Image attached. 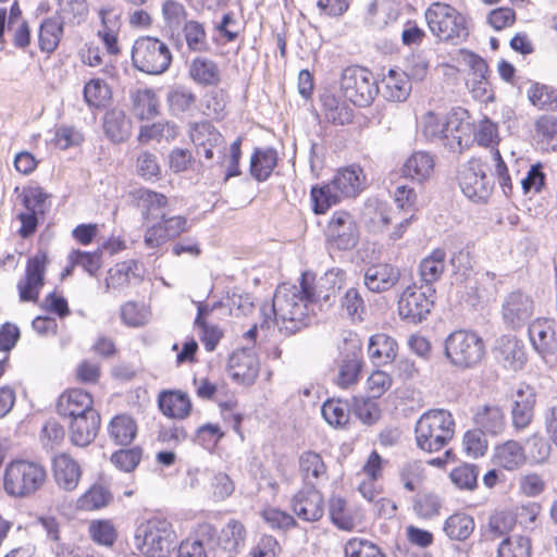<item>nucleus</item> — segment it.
I'll list each match as a JSON object with an SVG mask.
<instances>
[{
	"mask_svg": "<svg viewBox=\"0 0 557 557\" xmlns=\"http://www.w3.org/2000/svg\"><path fill=\"white\" fill-rule=\"evenodd\" d=\"M434 297L435 293L428 292L423 286L406 287L398 300L399 317L408 323H421L430 314Z\"/></svg>",
	"mask_w": 557,
	"mask_h": 557,
	"instance_id": "11",
	"label": "nucleus"
},
{
	"mask_svg": "<svg viewBox=\"0 0 557 557\" xmlns=\"http://www.w3.org/2000/svg\"><path fill=\"white\" fill-rule=\"evenodd\" d=\"M47 478L46 469L37 462L15 460L4 472V491L14 497H27L38 491Z\"/></svg>",
	"mask_w": 557,
	"mask_h": 557,
	"instance_id": "6",
	"label": "nucleus"
},
{
	"mask_svg": "<svg viewBox=\"0 0 557 557\" xmlns=\"http://www.w3.org/2000/svg\"><path fill=\"white\" fill-rule=\"evenodd\" d=\"M69 260L72 265H81L90 276H96L101 268V251L99 249L92 252L72 250Z\"/></svg>",
	"mask_w": 557,
	"mask_h": 557,
	"instance_id": "57",
	"label": "nucleus"
},
{
	"mask_svg": "<svg viewBox=\"0 0 557 557\" xmlns=\"http://www.w3.org/2000/svg\"><path fill=\"white\" fill-rule=\"evenodd\" d=\"M176 534L166 519L140 522L134 533L135 547L146 557H169L175 548Z\"/></svg>",
	"mask_w": 557,
	"mask_h": 557,
	"instance_id": "5",
	"label": "nucleus"
},
{
	"mask_svg": "<svg viewBox=\"0 0 557 557\" xmlns=\"http://www.w3.org/2000/svg\"><path fill=\"white\" fill-rule=\"evenodd\" d=\"M443 352L451 367L465 371L481 363L485 356V345L478 333L456 330L445 338Z\"/></svg>",
	"mask_w": 557,
	"mask_h": 557,
	"instance_id": "3",
	"label": "nucleus"
},
{
	"mask_svg": "<svg viewBox=\"0 0 557 557\" xmlns=\"http://www.w3.org/2000/svg\"><path fill=\"white\" fill-rule=\"evenodd\" d=\"M497 557H531V540L528 536L506 537L497 549Z\"/></svg>",
	"mask_w": 557,
	"mask_h": 557,
	"instance_id": "51",
	"label": "nucleus"
},
{
	"mask_svg": "<svg viewBox=\"0 0 557 557\" xmlns=\"http://www.w3.org/2000/svg\"><path fill=\"white\" fill-rule=\"evenodd\" d=\"M424 17L430 32L442 41L459 45L469 37L466 16L450 4L433 2Z\"/></svg>",
	"mask_w": 557,
	"mask_h": 557,
	"instance_id": "4",
	"label": "nucleus"
},
{
	"mask_svg": "<svg viewBox=\"0 0 557 557\" xmlns=\"http://www.w3.org/2000/svg\"><path fill=\"white\" fill-rule=\"evenodd\" d=\"M434 168V160L428 152H413L400 169L401 176L421 184L431 174Z\"/></svg>",
	"mask_w": 557,
	"mask_h": 557,
	"instance_id": "34",
	"label": "nucleus"
},
{
	"mask_svg": "<svg viewBox=\"0 0 557 557\" xmlns=\"http://www.w3.org/2000/svg\"><path fill=\"white\" fill-rule=\"evenodd\" d=\"M476 429L484 434L498 435L506 426L505 416L498 406H483L474 416Z\"/></svg>",
	"mask_w": 557,
	"mask_h": 557,
	"instance_id": "35",
	"label": "nucleus"
},
{
	"mask_svg": "<svg viewBox=\"0 0 557 557\" xmlns=\"http://www.w3.org/2000/svg\"><path fill=\"white\" fill-rule=\"evenodd\" d=\"M112 14L113 9L111 8L100 9L99 16L101 20L102 29L98 30V36L101 38L107 51L110 54H119L120 48L117 42V36L114 30V23L111 20Z\"/></svg>",
	"mask_w": 557,
	"mask_h": 557,
	"instance_id": "49",
	"label": "nucleus"
},
{
	"mask_svg": "<svg viewBox=\"0 0 557 557\" xmlns=\"http://www.w3.org/2000/svg\"><path fill=\"white\" fill-rule=\"evenodd\" d=\"M189 77L199 86H218L221 75L218 64L208 58L196 57L188 65Z\"/></svg>",
	"mask_w": 557,
	"mask_h": 557,
	"instance_id": "31",
	"label": "nucleus"
},
{
	"mask_svg": "<svg viewBox=\"0 0 557 557\" xmlns=\"http://www.w3.org/2000/svg\"><path fill=\"white\" fill-rule=\"evenodd\" d=\"M467 110L453 109L445 115V148L451 152L461 153L470 145L471 124L466 120Z\"/></svg>",
	"mask_w": 557,
	"mask_h": 557,
	"instance_id": "16",
	"label": "nucleus"
},
{
	"mask_svg": "<svg viewBox=\"0 0 557 557\" xmlns=\"http://www.w3.org/2000/svg\"><path fill=\"white\" fill-rule=\"evenodd\" d=\"M137 199L143 208V219L145 222L151 219H160L164 213V208L168 206V198L165 195L140 188L137 191Z\"/></svg>",
	"mask_w": 557,
	"mask_h": 557,
	"instance_id": "38",
	"label": "nucleus"
},
{
	"mask_svg": "<svg viewBox=\"0 0 557 557\" xmlns=\"http://www.w3.org/2000/svg\"><path fill=\"white\" fill-rule=\"evenodd\" d=\"M446 251L442 248L434 249L429 256L423 258L419 264V274L423 288L435 293L433 284L437 282L445 270Z\"/></svg>",
	"mask_w": 557,
	"mask_h": 557,
	"instance_id": "29",
	"label": "nucleus"
},
{
	"mask_svg": "<svg viewBox=\"0 0 557 557\" xmlns=\"http://www.w3.org/2000/svg\"><path fill=\"white\" fill-rule=\"evenodd\" d=\"M528 335L533 349L543 359L557 355V322L555 319L534 320L529 324Z\"/></svg>",
	"mask_w": 557,
	"mask_h": 557,
	"instance_id": "15",
	"label": "nucleus"
},
{
	"mask_svg": "<svg viewBox=\"0 0 557 557\" xmlns=\"http://www.w3.org/2000/svg\"><path fill=\"white\" fill-rule=\"evenodd\" d=\"M103 132L110 141L114 144L124 143L132 135V121L124 110L112 108L104 113Z\"/></svg>",
	"mask_w": 557,
	"mask_h": 557,
	"instance_id": "26",
	"label": "nucleus"
},
{
	"mask_svg": "<svg viewBox=\"0 0 557 557\" xmlns=\"http://www.w3.org/2000/svg\"><path fill=\"white\" fill-rule=\"evenodd\" d=\"M495 360L509 370H521L527 361L522 341L511 334L496 338L493 346Z\"/></svg>",
	"mask_w": 557,
	"mask_h": 557,
	"instance_id": "18",
	"label": "nucleus"
},
{
	"mask_svg": "<svg viewBox=\"0 0 557 557\" xmlns=\"http://www.w3.org/2000/svg\"><path fill=\"white\" fill-rule=\"evenodd\" d=\"M401 273L397 265L391 263H376L367 268L364 285L373 293H383L392 289L400 280Z\"/></svg>",
	"mask_w": 557,
	"mask_h": 557,
	"instance_id": "20",
	"label": "nucleus"
},
{
	"mask_svg": "<svg viewBox=\"0 0 557 557\" xmlns=\"http://www.w3.org/2000/svg\"><path fill=\"white\" fill-rule=\"evenodd\" d=\"M89 535L91 540L102 546L110 547L116 540V530L109 520H96L89 525Z\"/></svg>",
	"mask_w": 557,
	"mask_h": 557,
	"instance_id": "58",
	"label": "nucleus"
},
{
	"mask_svg": "<svg viewBox=\"0 0 557 557\" xmlns=\"http://www.w3.org/2000/svg\"><path fill=\"white\" fill-rule=\"evenodd\" d=\"M131 100L133 113L138 120H152L159 114V100L151 88L136 90Z\"/></svg>",
	"mask_w": 557,
	"mask_h": 557,
	"instance_id": "37",
	"label": "nucleus"
},
{
	"mask_svg": "<svg viewBox=\"0 0 557 557\" xmlns=\"http://www.w3.org/2000/svg\"><path fill=\"white\" fill-rule=\"evenodd\" d=\"M290 508L302 521L317 522L324 515V498L313 483L304 486L292 497Z\"/></svg>",
	"mask_w": 557,
	"mask_h": 557,
	"instance_id": "13",
	"label": "nucleus"
},
{
	"mask_svg": "<svg viewBox=\"0 0 557 557\" xmlns=\"http://www.w3.org/2000/svg\"><path fill=\"white\" fill-rule=\"evenodd\" d=\"M527 96L539 110L557 111V89L539 82H531Z\"/></svg>",
	"mask_w": 557,
	"mask_h": 557,
	"instance_id": "40",
	"label": "nucleus"
},
{
	"mask_svg": "<svg viewBox=\"0 0 557 557\" xmlns=\"http://www.w3.org/2000/svg\"><path fill=\"white\" fill-rule=\"evenodd\" d=\"M83 96L88 107L100 108L111 98V89L103 79L94 78L84 86Z\"/></svg>",
	"mask_w": 557,
	"mask_h": 557,
	"instance_id": "48",
	"label": "nucleus"
},
{
	"mask_svg": "<svg viewBox=\"0 0 557 557\" xmlns=\"http://www.w3.org/2000/svg\"><path fill=\"white\" fill-rule=\"evenodd\" d=\"M546 174L543 171L542 163L532 164L527 175L521 178L520 184L524 195L531 191L539 194L545 187Z\"/></svg>",
	"mask_w": 557,
	"mask_h": 557,
	"instance_id": "61",
	"label": "nucleus"
},
{
	"mask_svg": "<svg viewBox=\"0 0 557 557\" xmlns=\"http://www.w3.org/2000/svg\"><path fill=\"white\" fill-rule=\"evenodd\" d=\"M319 98L327 122L339 126L352 122L354 110L335 94L326 90L322 92Z\"/></svg>",
	"mask_w": 557,
	"mask_h": 557,
	"instance_id": "27",
	"label": "nucleus"
},
{
	"mask_svg": "<svg viewBox=\"0 0 557 557\" xmlns=\"http://www.w3.org/2000/svg\"><path fill=\"white\" fill-rule=\"evenodd\" d=\"M112 499L110 491L102 485H92L81 498L79 506L86 510H95L107 506Z\"/></svg>",
	"mask_w": 557,
	"mask_h": 557,
	"instance_id": "56",
	"label": "nucleus"
},
{
	"mask_svg": "<svg viewBox=\"0 0 557 557\" xmlns=\"http://www.w3.org/2000/svg\"><path fill=\"white\" fill-rule=\"evenodd\" d=\"M329 516L331 522L339 530L351 531L355 527L354 519L348 510L345 498L332 495L329 499Z\"/></svg>",
	"mask_w": 557,
	"mask_h": 557,
	"instance_id": "45",
	"label": "nucleus"
},
{
	"mask_svg": "<svg viewBox=\"0 0 557 557\" xmlns=\"http://www.w3.org/2000/svg\"><path fill=\"white\" fill-rule=\"evenodd\" d=\"M382 95L387 101L403 102L407 100L411 91V82L407 74L396 69H389L387 75L382 79Z\"/></svg>",
	"mask_w": 557,
	"mask_h": 557,
	"instance_id": "32",
	"label": "nucleus"
},
{
	"mask_svg": "<svg viewBox=\"0 0 557 557\" xmlns=\"http://www.w3.org/2000/svg\"><path fill=\"white\" fill-rule=\"evenodd\" d=\"M345 555L346 557H385L376 544L362 539L348 541L345 547Z\"/></svg>",
	"mask_w": 557,
	"mask_h": 557,
	"instance_id": "62",
	"label": "nucleus"
},
{
	"mask_svg": "<svg viewBox=\"0 0 557 557\" xmlns=\"http://www.w3.org/2000/svg\"><path fill=\"white\" fill-rule=\"evenodd\" d=\"M101 418L97 410L70 420V437L75 446H88L97 436Z\"/></svg>",
	"mask_w": 557,
	"mask_h": 557,
	"instance_id": "23",
	"label": "nucleus"
},
{
	"mask_svg": "<svg viewBox=\"0 0 557 557\" xmlns=\"http://www.w3.org/2000/svg\"><path fill=\"white\" fill-rule=\"evenodd\" d=\"M495 463L506 470H513L523 461L522 447L518 442L508 441L495 451Z\"/></svg>",
	"mask_w": 557,
	"mask_h": 557,
	"instance_id": "46",
	"label": "nucleus"
},
{
	"mask_svg": "<svg viewBox=\"0 0 557 557\" xmlns=\"http://www.w3.org/2000/svg\"><path fill=\"white\" fill-rule=\"evenodd\" d=\"M64 33V17L57 12L54 15L41 21L38 32V46L41 52L53 53Z\"/></svg>",
	"mask_w": 557,
	"mask_h": 557,
	"instance_id": "24",
	"label": "nucleus"
},
{
	"mask_svg": "<svg viewBox=\"0 0 557 557\" xmlns=\"http://www.w3.org/2000/svg\"><path fill=\"white\" fill-rule=\"evenodd\" d=\"M534 313V301L530 295L517 289L504 297L502 302V320L512 331L529 324Z\"/></svg>",
	"mask_w": 557,
	"mask_h": 557,
	"instance_id": "12",
	"label": "nucleus"
},
{
	"mask_svg": "<svg viewBox=\"0 0 557 557\" xmlns=\"http://www.w3.org/2000/svg\"><path fill=\"white\" fill-rule=\"evenodd\" d=\"M49 195L40 186H28L24 188L22 194V203L26 210L40 213L45 219V210L42 209Z\"/></svg>",
	"mask_w": 557,
	"mask_h": 557,
	"instance_id": "63",
	"label": "nucleus"
},
{
	"mask_svg": "<svg viewBox=\"0 0 557 557\" xmlns=\"http://www.w3.org/2000/svg\"><path fill=\"white\" fill-rule=\"evenodd\" d=\"M299 469L305 480L310 476L315 480L326 478V466L321 455L313 450H306L300 455Z\"/></svg>",
	"mask_w": 557,
	"mask_h": 557,
	"instance_id": "50",
	"label": "nucleus"
},
{
	"mask_svg": "<svg viewBox=\"0 0 557 557\" xmlns=\"http://www.w3.org/2000/svg\"><path fill=\"white\" fill-rule=\"evenodd\" d=\"M449 476L459 488L472 491L478 485L479 468L475 465L463 463L453 469Z\"/></svg>",
	"mask_w": 557,
	"mask_h": 557,
	"instance_id": "54",
	"label": "nucleus"
},
{
	"mask_svg": "<svg viewBox=\"0 0 557 557\" xmlns=\"http://www.w3.org/2000/svg\"><path fill=\"white\" fill-rule=\"evenodd\" d=\"M341 90L354 106L367 108L380 92L377 79L367 67L350 65L341 75Z\"/></svg>",
	"mask_w": 557,
	"mask_h": 557,
	"instance_id": "8",
	"label": "nucleus"
},
{
	"mask_svg": "<svg viewBox=\"0 0 557 557\" xmlns=\"http://www.w3.org/2000/svg\"><path fill=\"white\" fill-rule=\"evenodd\" d=\"M224 435L219 424L205 423L196 430L194 442L205 449H213Z\"/></svg>",
	"mask_w": 557,
	"mask_h": 557,
	"instance_id": "60",
	"label": "nucleus"
},
{
	"mask_svg": "<svg viewBox=\"0 0 557 557\" xmlns=\"http://www.w3.org/2000/svg\"><path fill=\"white\" fill-rule=\"evenodd\" d=\"M158 408L163 416L183 420L193 409L191 400L186 392L180 389H163L159 393Z\"/></svg>",
	"mask_w": 557,
	"mask_h": 557,
	"instance_id": "22",
	"label": "nucleus"
},
{
	"mask_svg": "<svg viewBox=\"0 0 557 557\" xmlns=\"http://www.w3.org/2000/svg\"><path fill=\"white\" fill-rule=\"evenodd\" d=\"M246 529L237 520H230L221 530L218 536V546L227 554V557H235L245 546Z\"/></svg>",
	"mask_w": 557,
	"mask_h": 557,
	"instance_id": "30",
	"label": "nucleus"
},
{
	"mask_svg": "<svg viewBox=\"0 0 557 557\" xmlns=\"http://www.w3.org/2000/svg\"><path fill=\"white\" fill-rule=\"evenodd\" d=\"M172 53L169 46L157 37L141 36L132 48V62L140 72L159 75L169 70L172 64Z\"/></svg>",
	"mask_w": 557,
	"mask_h": 557,
	"instance_id": "7",
	"label": "nucleus"
},
{
	"mask_svg": "<svg viewBox=\"0 0 557 557\" xmlns=\"http://www.w3.org/2000/svg\"><path fill=\"white\" fill-rule=\"evenodd\" d=\"M397 342L383 333L374 334L369 338L368 354L374 362L387 364L397 356Z\"/></svg>",
	"mask_w": 557,
	"mask_h": 557,
	"instance_id": "36",
	"label": "nucleus"
},
{
	"mask_svg": "<svg viewBox=\"0 0 557 557\" xmlns=\"http://www.w3.org/2000/svg\"><path fill=\"white\" fill-rule=\"evenodd\" d=\"M196 101V95L183 85L172 87L166 94L169 109L175 116L188 112L195 107Z\"/></svg>",
	"mask_w": 557,
	"mask_h": 557,
	"instance_id": "44",
	"label": "nucleus"
},
{
	"mask_svg": "<svg viewBox=\"0 0 557 557\" xmlns=\"http://www.w3.org/2000/svg\"><path fill=\"white\" fill-rule=\"evenodd\" d=\"M441 508L440 497L434 493L419 494L413 502V509L419 517L424 519L437 515Z\"/></svg>",
	"mask_w": 557,
	"mask_h": 557,
	"instance_id": "64",
	"label": "nucleus"
},
{
	"mask_svg": "<svg viewBox=\"0 0 557 557\" xmlns=\"http://www.w3.org/2000/svg\"><path fill=\"white\" fill-rule=\"evenodd\" d=\"M332 182L344 197H356L366 188L363 170L355 164L338 170Z\"/></svg>",
	"mask_w": 557,
	"mask_h": 557,
	"instance_id": "25",
	"label": "nucleus"
},
{
	"mask_svg": "<svg viewBox=\"0 0 557 557\" xmlns=\"http://www.w3.org/2000/svg\"><path fill=\"white\" fill-rule=\"evenodd\" d=\"M417 446L428 453L441 450L455 434L451 413L444 409H433L423 413L414 426Z\"/></svg>",
	"mask_w": 557,
	"mask_h": 557,
	"instance_id": "2",
	"label": "nucleus"
},
{
	"mask_svg": "<svg viewBox=\"0 0 557 557\" xmlns=\"http://www.w3.org/2000/svg\"><path fill=\"white\" fill-rule=\"evenodd\" d=\"M312 201V211L315 214H324L332 206L337 205L341 200L339 193L333 182L325 185L312 186L310 191Z\"/></svg>",
	"mask_w": 557,
	"mask_h": 557,
	"instance_id": "42",
	"label": "nucleus"
},
{
	"mask_svg": "<svg viewBox=\"0 0 557 557\" xmlns=\"http://www.w3.org/2000/svg\"><path fill=\"white\" fill-rule=\"evenodd\" d=\"M143 449L139 446L120 449L112 454L111 462L124 472L133 471L140 462Z\"/></svg>",
	"mask_w": 557,
	"mask_h": 557,
	"instance_id": "59",
	"label": "nucleus"
},
{
	"mask_svg": "<svg viewBox=\"0 0 557 557\" xmlns=\"http://www.w3.org/2000/svg\"><path fill=\"white\" fill-rule=\"evenodd\" d=\"M140 263L137 260L131 259L116 264L114 269L109 270V277L107 278V288L112 285L113 288L123 286L129 283L131 275L133 277H141L139 273Z\"/></svg>",
	"mask_w": 557,
	"mask_h": 557,
	"instance_id": "47",
	"label": "nucleus"
},
{
	"mask_svg": "<svg viewBox=\"0 0 557 557\" xmlns=\"http://www.w3.org/2000/svg\"><path fill=\"white\" fill-rule=\"evenodd\" d=\"M423 135L428 140L438 143L445 147L447 139L445 133V115L441 116L433 112H428L423 119Z\"/></svg>",
	"mask_w": 557,
	"mask_h": 557,
	"instance_id": "53",
	"label": "nucleus"
},
{
	"mask_svg": "<svg viewBox=\"0 0 557 557\" xmlns=\"http://www.w3.org/2000/svg\"><path fill=\"white\" fill-rule=\"evenodd\" d=\"M487 165L480 159H471L458 174L463 195L473 202H486L494 189V180L486 173Z\"/></svg>",
	"mask_w": 557,
	"mask_h": 557,
	"instance_id": "9",
	"label": "nucleus"
},
{
	"mask_svg": "<svg viewBox=\"0 0 557 557\" xmlns=\"http://www.w3.org/2000/svg\"><path fill=\"white\" fill-rule=\"evenodd\" d=\"M278 162L277 151L272 147H256L249 164V173L257 182H265Z\"/></svg>",
	"mask_w": 557,
	"mask_h": 557,
	"instance_id": "28",
	"label": "nucleus"
},
{
	"mask_svg": "<svg viewBox=\"0 0 557 557\" xmlns=\"http://www.w3.org/2000/svg\"><path fill=\"white\" fill-rule=\"evenodd\" d=\"M259 359L253 347H243L235 350L228 358L227 372L231 379L244 385H251L258 377Z\"/></svg>",
	"mask_w": 557,
	"mask_h": 557,
	"instance_id": "14",
	"label": "nucleus"
},
{
	"mask_svg": "<svg viewBox=\"0 0 557 557\" xmlns=\"http://www.w3.org/2000/svg\"><path fill=\"white\" fill-rule=\"evenodd\" d=\"M473 530V518L463 512L449 516L444 523V532L454 541H466L472 534Z\"/></svg>",
	"mask_w": 557,
	"mask_h": 557,
	"instance_id": "43",
	"label": "nucleus"
},
{
	"mask_svg": "<svg viewBox=\"0 0 557 557\" xmlns=\"http://www.w3.org/2000/svg\"><path fill=\"white\" fill-rule=\"evenodd\" d=\"M324 420L334 428H344L350 418V406L347 400L327 398L321 406Z\"/></svg>",
	"mask_w": 557,
	"mask_h": 557,
	"instance_id": "41",
	"label": "nucleus"
},
{
	"mask_svg": "<svg viewBox=\"0 0 557 557\" xmlns=\"http://www.w3.org/2000/svg\"><path fill=\"white\" fill-rule=\"evenodd\" d=\"M511 398L512 425L517 430H523L533 420L536 393L530 385L522 384L512 394Z\"/></svg>",
	"mask_w": 557,
	"mask_h": 557,
	"instance_id": "19",
	"label": "nucleus"
},
{
	"mask_svg": "<svg viewBox=\"0 0 557 557\" xmlns=\"http://www.w3.org/2000/svg\"><path fill=\"white\" fill-rule=\"evenodd\" d=\"M92 405L94 399L88 392L82 388H71L59 397L57 412L71 420L96 410Z\"/></svg>",
	"mask_w": 557,
	"mask_h": 557,
	"instance_id": "21",
	"label": "nucleus"
},
{
	"mask_svg": "<svg viewBox=\"0 0 557 557\" xmlns=\"http://www.w3.org/2000/svg\"><path fill=\"white\" fill-rule=\"evenodd\" d=\"M308 305L298 297L296 287L288 290L278 287L274 294L271 305H263L261 308V329H270L271 323L278 325L280 331L286 335H293L308 326L310 317Z\"/></svg>",
	"mask_w": 557,
	"mask_h": 557,
	"instance_id": "1",
	"label": "nucleus"
},
{
	"mask_svg": "<svg viewBox=\"0 0 557 557\" xmlns=\"http://www.w3.org/2000/svg\"><path fill=\"white\" fill-rule=\"evenodd\" d=\"M314 281V274L306 271L301 273L300 280H299V290L296 292L298 294V297L301 298L302 301L307 304H314L319 299H323L325 302L329 301L331 294L329 292L324 293L320 285L318 286L313 285Z\"/></svg>",
	"mask_w": 557,
	"mask_h": 557,
	"instance_id": "52",
	"label": "nucleus"
},
{
	"mask_svg": "<svg viewBox=\"0 0 557 557\" xmlns=\"http://www.w3.org/2000/svg\"><path fill=\"white\" fill-rule=\"evenodd\" d=\"M188 230L185 216H166L162 214L160 221L146 230L144 242L149 248H158L170 239L178 237Z\"/></svg>",
	"mask_w": 557,
	"mask_h": 557,
	"instance_id": "17",
	"label": "nucleus"
},
{
	"mask_svg": "<svg viewBox=\"0 0 557 557\" xmlns=\"http://www.w3.org/2000/svg\"><path fill=\"white\" fill-rule=\"evenodd\" d=\"M183 32L187 47L191 51L203 52L208 50L209 46L206 40L207 35L201 23L197 21H188L185 23Z\"/></svg>",
	"mask_w": 557,
	"mask_h": 557,
	"instance_id": "55",
	"label": "nucleus"
},
{
	"mask_svg": "<svg viewBox=\"0 0 557 557\" xmlns=\"http://www.w3.org/2000/svg\"><path fill=\"white\" fill-rule=\"evenodd\" d=\"M326 243L330 249L346 251L354 249L359 242V232L352 215L344 210H337L325 231Z\"/></svg>",
	"mask_w": 557,
	"mask_h": 557,
	"instance_id": "10",
	"label": "nucleus"
},
{
	"mask_svg": "<svg viewBox=\"0 0 557 557\" xmlns=\"http://www.w3.org/2000/svg\"><path fill=\"white\" fill-rule=\"evenodd\" d=\"M109 434L116 445L127 446L137 434V424L132 417L117 414L110 421Z\"/></svg>",
	"mask_w": 557,
	"mask_h": 557,
	"instance_id": "39",
	"label": "nucleus"
},
{
	"mask_svg": "<svg viewBox=\"0 0 557 557\" xmlns=\"http://www.w3.org/2000/svg\"><path fill=\"white\" fill-rule=\"evenodd\" d=\"M54 479L57 484L65 490L76 488L82 475L79 465L70 456L61 455L53 461Z\"/></svg>",
	"mask_w": 557,
	"mask_h": 557,
	"instance_id": "33",
	"label": "nucleus"
}]
</instances>
